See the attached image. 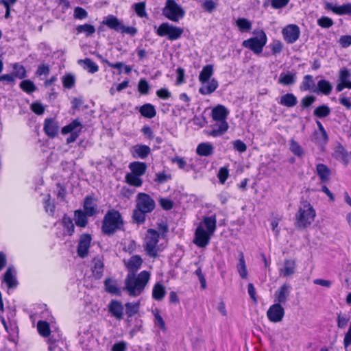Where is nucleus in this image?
<instances>
[{
    "label": "nucleus",
    "instance_id": "obj_1",
    "mask_svg": "<svg viewBox=\"0 0 351 351\" xmlns=\"http://www.w3.org/2000/svg\"><path fill=\"white\" fill-rule=\"evenodd\" d=\"M217 228L215 215L204 217L198 224L194 235L193 243L199 247H206Z\"/></svg>",
    "mask_w": 351,
    "mask_h": 351
},
{
    "label": "nucleus",
    "instance_id": "obj_2",
    "mask_svg": "<svg viewBox=\"0 0 351 351\" xmlns=\"http://www.w3.org/2000/svg\"><path fill=\"white\" fill-rule=\"evenodd\" d=\"M150 278V274L147 271H142L138 275L128 274L125 280V289L130 296L139 295Z\"/></svg>",
    "mask_w": 351,
    "mask_h": 351
},
{
    "label": "nucleus",
    "instance_id": "obj_3",
    "mask_svg": "<svg viewBox=\"0 0 351 351\" xmlns=\"http://www.w3.org/2000/svg\"><path fill=\"white\" fill-rule=\"evenodd\" d=\"M214 73V68L212 64L204 66L199 75V82L201 86L199 88V93L202 95H208L214 93L219 86L217 80L211 78Z\"/></svg>",
    "mask_w": 351,
    "mask_h": 351
},
{
    "label": "nucleus",
    "instance_id": "obj_4",
    "mask_svg": "<svg viewBox=\"0 0 351 351\" xmlns=\"http://www.w3.org/2000/svg\"><path fill=\"white\" fill-rule=\"evenodd\" d=\"M316 212L312 205L307 202L301 203L295 215V226L300 229H305L314 221Z\"/></svg>",
    "mask_w": 351,
    "mask_h": 351
},
{
    "label": "nucleus",
    "instance_id": "obj_5",
    "mask_svg": "<svg viewBox=\"0 0 351 351\" xmlns=\"http://www.w3.org/2000/svg\"><path fill=\"white\" fill-rule=\"evenodd\" d=\"M123 224V221L120 213L115 210H110L104 217L101 230L104 234L111 235L120 230Z\"/></svg>",
    "mask_w": 351,
    "mask_h": 351
},
{
    "label": "nucleus",
    "instance_id": "obj_6",
    "mask_svg": "<svg viewBox=\"0 0 351 351\" xmlns=\"http://www.w3.org/2000/svg\"><path fill=\"white\" fill-rule=\"evenodd\" d=\"M160 234L154 229H148L147 230L143 247L147 254L151 258H156L158 256V253L162 250L158 245Z\"/></svg>",
    "mask_w": 351,
    "mask_h": 351
},
{
    "label": "nucleus",
    "instance_id": "obj_7",
    "mask_svg": "<svg viewBox=\"0 0 351 351\" xmlns=\"http://www.w3.org/2000/svg\"><path fill=\"white\" fill-rule=\"evenodd\" d=\"M185 10L175 0H166L162 8V15L173 22H179L185 16Z\"/></svg>",
    "mask_w": 351,
    "mask_h": 351
},
{
    "label": "nucleus",
    "instance_id": "obj_8",
    "mask_svg": "<svg viewBox=\"0 0 351 351\" xmlns=\"http://www.w3.org/2000/svg\"><path fill=\"white\" fill-rule=\"evenodd\" d=\"M156 32L158 36L160 37L166 36L168 40L173 41L178 40L182 36L184 29L165 22L159 25Z\"/></svg>",
    "mask_w": 351,
    "mask_h": 351
},
{
    "label": "nucleus",
    "instance_id": "obj_9",
    "mask_svg": "<svg viewBox=\"0 0 351 351\" xmlns=\"http://www.w3.org/2000/svg\"><path fill=\"white\" fill-rule=\"evenodd\" d=\"M267 41L265 33L261 30L257 36L247 39L242 43L243 47L249 49L256 54H259L262 52L264 46Z\"/></svg>",
    "mask_w": 351,
    "mask_h": 351
},
{
    "label": "nucleus",
    "instance_id": "obj_10",
    "mask_svg": "<svg viewBox=\"0 0 351 351\" xmlns=\"http://www.w3.org/2000/svg\"><path fill=\"white\" fill-rule=\"evenodd\" d=\"M154 200L147 193H139L136 196V207L147 213H151L155 208Z\"/></svg>",
    "mask_w": 351,
    "mask_h": 351
},
{
    "label": "nucleus",
    "instance_id": "obj_11",
    "mask_svg": "<svg viewBox=\"0 0 351 351\" xmlns=\"http://www.w3.org/2000/svg\"><path fill=\"white\" fill-rule=\"evenodd\" d=\"M282 34L285 40L287 43L292 44L298 39L300 31L297 25L291 24L282 29Z\"/></svg>",
    "mask_w": 351,
    "mask_h": 351
},
{
    "label": "nucleus",
    "instance_id": "obj_12",
    "mask_svg": "<svg viewBox=\"0 0 351 351\" xmlns=\"http://www.w3.org/2000/svg\"><path fill=\"white\" fill-rule=\"evenodd\" d=\"M285 315V309L281 304L275 303L272 304L267 312L268 319L274 323L280 322Z\"/></svg>",
    "mask_w": 351,
    "mask_h": 351
},
{
    "label": "nucleus",
    "instance_id": "obj_13",
    "mask_svg": "<svg viewBox=\"0 0 351 351\" xmlns=\"http://www.w3.org/2000/svg\"><path fill=\"white\" fill-rule=\"evenodd\" d=\"M324 8L337 15L351 14V3H344L341 5H335L332 3L325 2Z\"/></svg>",
    "mask_w": 351,
    "mask_h": 351
},
{
    "label": "nucleus",
    "instance_id": "obj_14",
    "mask_svg": "<svg viewBox=\"0 0 351 351\" xmlns=\"http://www.w3.org/2000/svg\"><path fill=\"white\" fill-rule=\"evenodd\" d=\"M296 270V262L293 259H285L282 266L279 269V275L284 278L293 276Z\"/></svg>",
    "mask_w": 351,
    "mask_h": 351
},
{
    "label": "nucleus",
    "instance_id": "obj_15",
    "mask_svg": "<svg viewBox=\"0 0 351 351\" xmlns=\"http://www.w3.org/2000/svg\"><path fill=\"white\" fill-rule=\"evenodd\" d=\"M215 123L210 125V130L208 134L213 137L223 135L228 130L229 125L227 121H215Z\"/></svg>",
    "mask_w": 351,
    "mask_h": 351
},
{
    "label": "nucleus",
    "instance_id": "obj_16",
    "mask_svg": "<svg viewBox=\"0 0 351 351\" xmlns=\"http://www.w3.org/2000/svg\"><path fill=\"white\" fill-rule=\"evenodd\" d=\"M91 237L90 234H83L80 237L78 247H77V254L81 258L87 256L88 254V250L90 245Z\"/></svg>",
    "mask_w": 351,
    "mask_h": 351
},
{
    "label": "nucleus",
    "instance_id": "obj_17",
    "mask_svg": "<svg viewBox=\"0 0 351 351\" xmlns=\"http://www.w3.org/2000/svg\"><path fill=\"white\" fill-rule=\"evenodd\" d=\"M230 112L223 105L218 104L212 109L211 117L213 121H227Z\"/></svg>",
    "mask_w": 351,
    "mask_h": 351
},
{
    "label": "nucleus",
    "instance_id": "obj_18",
    "mask_svg": "<svg viewBox=\"0 0 351 351\" xmlns=\"http://www.w3.org/2000/svg\"><path fill=\"white\" fill-rule=\"evenodd\" d=\"M350 76V71L343 68L339 71V83L336 87L338 92L342 91L345 88L351 89V82L349 80Z\"/></svg>",
    "mask_w": 351,
    "mask_h": 351
},
{
    "label": "nucleus",
    "instance_id": "obj_19",
    "mask_svg": "<svg viewBox=\"0 0 351 351\" xmlns=\"http://www.w3.org/2000/svg\"><path fill=\"white\" fill-rule=\"evenodd\" d=\"M3 282H5L9 289L14 288L18 285L16 279V271L13 266L8 267L3 276Z\"/></svg>",
    "mask_w": 351,
    "mask_h": 351
},
{
    "label": "nucleus",
    "instance_id": "obj_20",
    "mask_svg": "<svg viewBox=\"0 0 351 351\" xmlns=\"http://www.w3.org/2000/svg\"><path fill=\"white\" fill-rule=\"evenodd\" d=\"M291 286L287 284L282 285L278 291L275 292V302L280 304H285L289 295Z\"/></svg>",
    "mask_w": 351,
    "mask_h": 351
},
{
    "label": "nucleus",
    "instance_id": "obj_21",
    "mask_svg": "<svg viewBox=\"0 0 351 351\" xmlns=\"http://www.w3.org/2000/svg\"><path fill=\"white\" fill-rule=\"evenodd\" d=\"M125 265L129 270V274H135L141 267L143 259L139 255H134L128 260H124Z\"/></svg>",
    "mask_w": 351,
    "mask_h": 351
},
{
    "label": "nucleus",
    "instance_id": "obj_22",
    "mask_svg": "<svg viewBox=\"0 0 351 351\" xmlns=\"http://www.w3.org/2000/svg\"><path fill=\"white\" fill-rule=\"evenodd\" d=\"M58 122L53 119H46L44 123L43 130L45 134L50 138L55 137L58 132Z\"/></svg>",
    "mask_w": 351,
    "mask_h": 351
},
{
    "label": "nucleus",
    "instance_id": "obj_23",
    "mask_svg": "<svg viewBox=\"0 0 351 351\" xmlns=\"http://www.w3.org/2000/svg\"><path fill=\"white\" fill-rule=\"evenodd\" d=\"M101 23L118 32L121 29L123 25V23L117 16L112 14H109L104 17Z\"/></svg>",
    "mask_w": 351,
    "mask_h": 351
},
{
    "label": "nucleus",
    "instance_id": "obj_24",
    "mask_svg": "<svg viewBox=\"0 0 351 351\" xmlns=\"http://www.w3.org/2000/svg\"><path fill=\"white\" fill-rule=\"evenodd\" d=\"M123 306L121 302L112 300L108 304V311L116 319L120 320L123 317Z\"/></svg>",
    "mask_w": 351,
    "mask_h": 351
},
{
    "label": "nucleus",
    "instance_id": "obj_25",
    "mask_svg": "<svg viewBox=\"0 0 351 351\" xmlns=\"http://www.w3.org/2000/svg\"><path fill=\"white\" fill-rule=\"evenodd\" d=\"M84 209V212L89 217H92L97 213L96 200L93 196L88 195L85 197Z\"/></svg>",
    "mask_w": 351,
    "mask_h": 351
},
{
    "label": "nucleus",
    "instance_id": "obj_26",
    "mask_svg": "<svg viewBox=\"0 0 351 351\" xmlns=\"http://www.w3.org/2000/svg\"><path fill=\"white\" fill-rule=\"evenodd\" d=\"M131 152L134 158L143 159L149 154L150 148L147 145H137L132 147Z\"/></svg>",
    "mask_w": 351,
    "mask_h": 351
},
{
    "label": "nucleus",
    "instance_id": "obj_27",
    "mask_svg": "<svg viewBox=\"0 0 351 351\" xmlns=\"http://www.w3.org/2000/svg\"><path fill=\"white\" fill-rule=\"evenodd\" d=\"M213 152L214 147L212 143L208 142L201 143L197 146L196 148V153L200 156L208 157L213 155Z\"/></svg>",
    "mask_w": 351,
    "mask_h": 351
},
{
    "label": "nucleus",
    "instance_id": "obj_28",
    "mask_svg": "<svg viewBox=\"0 0 351 351\" xmlns=\"http://www.w3.org/2000/svg\"><path fill=\"white\" fill-rule=\"evenodd\" d=\"M129 169L131 171L130 173L141 177L145 174L147 169V165L145 162L134 161L130 163Z\"/></svg>",
    "mask_w": 351,
    "mask_h": 351
},
{
    "label": "nucleus",
    "instance_id": "obj_29",
    "mask_svg": "<svg viewBox=\"0 0 351 351\" xmlns=\"http://www.w3.org/2000/svg\"><path fill=\"white\" fill-rule=\"evenodd\" d=\"M82 130V125L78 119L73 120L69 125L63 127L62 128V133L63 134H66L69 133L77 132V134H80Z\"/></svg>",
    "mask_w": 351,
    "mask_h": 351
},
{
    "label": "nucleus",
    "instance_id": "obj_30",
    "mask_svg": "<svg viewBox=\"0 0 351 351\" xmlns=\"http://www.w3.org/2000/svg\"><path fill=\"white\" fill-rule=\"evenodd\" d=\"M237 269L239 274V276L242 279H247L248 276V272L247 266L243 252H240L239 255V263L237 265Z\"/></svg>",
    "mask_w": 351,
    "mask_h": 351
},
{
    "label": "nucleus",
    "instance_id": "obj_31",
    "mask_svg": "<svg viewBox=\"0 0 351 351\" xmlns=\"http://www.w3.org/2000/svg\"><path fill=\"white\" fill-rule=\"evenodd\" d=\"M166 295V289L160 282L156 283L152 289V298L157 301H161Z\"/></svg>",
    "mask_w": 351,
    "mask_h": 351
},
{
    "label": "nucleus",
    "instance_id": "obj_32",
    "mask_svg": "<svg viewBox=\"0 0 351 351\" xmlns=\"http://www.w3.org/2000/svg\"><path fill=\"white\" fill-rule=\"evenodd\" d=\"M93 274L97 279H100L104 272V263L101 258H95L93 260Z\"/></svg>",
    "mask_w": 351,
    "mask_h": 351
},
{
    "label": "nucleus",
    "instance_id": "obj_33",
    "mask_svg": "<svg viewBox=\"0 0 351 351\" xmlns=\"http://www.w3.org/2000/svg\"><path fill=\"white\" fill-rule=\"evenodd\" d=\"M279 103L287 108H292L298 104V99L293 93H287L281 96Z\"/></svg>",
    "mask_w": 351,
    "mask_h": 351
},
{
    "label": "nucleus",
    "instance_id": "obj_34",
    "mask_svg": "<svg viewBox=\"0 0 351 351\" xmlns=\"http://www.w3.org/2000/svg\"><path fill=\"white\" fill-rule=\"evenodd\" d=\"M295 74L291 72H283L280 74L278 82L284 86L293 84L295 82Z\"/></svg>",
    "mask_w": 351,
    "mask_h": 351
},
{
    "label": "nucleus",
    "instance_id": "obj_35",
    "mask_svg": "<svg viewBox=\"0 0 351 351\" xmlns=\"http://www.w3.org/2000/svg\"><path fill=\"white\" fill-rule=\"evenodd\" d=\"M139 112L143 117L148 119L154 117L156 114L155 107L151 104H145L143 105L140 108Z\"/></svg>",
    "mask_w": 351,
    "mask_h": 351
},
{
    "label": "nucleus",
    "instance_id": "obj_36",
    "mask_svg": "<svg viewBox=\"0 0 351 351\" xmlns=\"http://www.w3.org/2000/svg\"><path fill=\"white\" fill-rule=\"evenodd\" d=\"M87 215L81 210L75 211V221L77 226L84 228L88 223Z\"/></svg>",
    "mask_w": 351,
    "mask_h": 351
},
{
    "label": "nucleus",
    "instance_id": "obj_37",
    "mask_svg": "<svg viewBox=\"0 0 351 351\" xmlns=\"http://www.w3.org/2000/svg\"><path fill=\"white\" fill-rule=\"evenodd\" d=\"M78 63L83 65L84 68L89 73H94L99 70V66L90 58H85L84 60H79Z\"/></svg>",
    "mask_w": 351,
    "mask_h": 351
},
{
    "label": "nucleus",
    "instance_id": "obj_38",
    "mask_svg": "<svg viewBox=\"0 0 351 351\" xmlns=\"http://www.w3.org/2000/svg\"><path fill=\"white\" fill-rule=\"evenodd\" d=\"M62 223L64 229V232L68 235H72L75 230V226L72 219L64 215L62 217Z\"/></svg>",
    "mask_w": 351,
    "mask_h": 351
},
{
    "label": "nucleus",
    "instance_id": "obj_39",
    "mask_svg": "<svg viewBox=\"0 0 351 351\" xmlns=\"http://www.w3.org/2000/svg\"><path fill=\"white\" fill-rule=\"evenodd\" d=\"M125 182L133 186L140 187L143 184V180L140 176H136L132 173H128L125 176Z\"/></svg>",
    "mask_w": 351,
    "mask_h": 351
},
{
    "label": "nucleus",
    "instance_id": "obj_40",
    "mask_svg": "<svg viewBox=\"0 0 351 351\" xmlns=\"http://www.w3.org/2000/svg\"><path fill=\"white\" fill-rule=\"evenodd\" d=\"M330 113V108L326 104L321 105L317 107L314 112L313 114L317 118H324L328 117Z\"/></svg>",
    "mask_w": 351,
    "mask_h": 351
},
{
    "label": "nucleus",
    "instance_id": "obj_41",
    "mask_svg": "<svg viewBox=\"0 0 351 351\" xmlns=\"http://www.w3.org/2000/svg\"><path fill=\"white\" fill-rule=\"evenodd\" d=\"M317 173L323 181L327 180L330 176V169L324 164H318L316 167Z\"/></svg>",
    "mask_w": 351,
    "mask_h": 351
},
{
    "label": "nucleus",
    "instance_id": "obj_42",
    "mask_svg": "<svg viewBox=\"0 0 351 351\" xmlns=\"http://www.w3.org/2000/svg\"><path fill=\"white\" fill-rule=\"evenodd\" d=\"M43 204L46 213L50 215H53L56 206L54 202L51 200V195L49 194L46 195L45 198L44 199Z\"/></svg>",
    "mask_w": 351,
    "mask_h": 351
},
{
    "label": "nucleus",
    "instance_id": "obj_43",
    "mask_svg": "<svg viewBox=\"0 0 351 351\" xmlns=\"http://www.w3.org/2000/svg\"><path fill=\"white\" fill-rule=\"evenodd\" d=\"M236 25L242 32H249L252 29V23L245 18L238 19L236 21Z\"/></svg>",
    "mask_w": 351,
    "mask_h": 351
},
{
    "label": "nucleus",
    "instance_id": "obj_44",
    "mask_svg": "<svg viewBox=\"0 0 351 351\" xmlns=\"http://www.w3.org/2000/svg\"><path fill=\"white\" fill-rule=\"evenodd\" d=\"M13 73L14 77L19 79H23L26 76V70L23 65L19 63H14L12 64Z\"/></svg>",
    "mask_w": 351,
    "mask_h": 351
},
{
    "label": "nucleus",
    "instance_id": "obj_45",
    "mask_svg": "<svg viewBox=\"0 0 351 351\" xmlns=\"http://www.w3.org/2000/svg\"><path fill=\"white\" fill-rule=\"evenodd\" d=\"M77 34L85 33L86 36H89L95 33V28L90 24L80 25L76 27Z\"/></svg>",
    "mask_w": 351,
    "mask_h": 351
},
{
    "label": "nucleus",
    "instance_id": "obj_46",
    "mask_svg": "<svg viewBox=\"0 0 351 351\" xmlns=\"http://www.w3.org/2000/svg\"><path fill=\"white\" fill-rule=\"evenodd\" d=\"M315 86L313 77L310 75H306L304 77L303 81L300 86V90L306 91L311 90Z\"/></svg>",
    "mask_w": 351,
    "mask_h": 351
},
{
    "label": "nucleus",
    "instance_id": "obj_47",
    "mask_svg": "<svg viewBox=\"0 0 351 351\" xmlns=\"http://www.w3.org/2000/svg\"><path fill=\"white\" fill-rule=\"evenodd\" d=\"M317 87L319 91L326 95H328L330 93L332 88L331 84L325 80H319L317 82Z\"/></svg>",
    "mask_w": 351,
    "mask_h": 351
},
{
    "label": "nucleus",
    "instance_id": "obj_48",
    "mask_svg": "<svg viewBox=\"0 0 351 351\" xmlns=\"http://www.w3.org/2000/svg\"><path fill=\"white\" fill-rule=\"evenodd\" d=\"M289 149L292 153L298 157H302L304 155V150L300 144L294 139H291L289 141Z\"/></svg>",
    "mask_w": 351,
    "mask_h": 351
},
{
    "label": "nucleus",
    "instance_id": "obj_49",
    "mask_svg": "<svg viewBox=\"0 0 351 351\" xmlns=\"http://www.w3.org/2000/svg\"><path fill=\"white\" fill-rule=\"evenodd\" d=\"M154 315V324L155 326L158 327L160 330L165 331L166 330L165 323L163 320L162 317L160 315L159 311L158 309H155L153 311Z\"/></svg>",
    "mask_w": 351,
    "mask_h": 351
},
{
    "label": "nucleus",
    "instance_id": "obj_50",
    "mask_svg": "<svg viewBox=\"0 0 351 351\" xmlns=\"http://www.w3.org/2000/svg\"><path fill=\"white\" fill-rule=\"evenodd\" d=\"M37 328L40 335L43 337H47L50 333L49 325L47 322L39 321L37 324Z\"/></svg>",
    "mask_w": 351,
    "mask_h": 351
},
{
    "label": "nucleus",
    "instance_id": "obj_51",
    "mask_svg": "<svg viewBox=\"0 0 351 351\" xmlns=\"http://www.w3.org/2000/svg\"><path fill=\"white\" fill-rule=\"evenodd\" d=\"M126 314L128 317H132L138 313L139 309V302H128L125 304Z\"/></svg>",
    "mask_w": 351,
    "mask_h": 351
},
{
    "label": "nucleus",
    "instance_id": "obj_52",
    "mask_svg": "<svg viewBox=\"0 0 351 351\" xmlns=\"http://www.w3.org/2000/svg\"><path fill=\"white\" fill-rule=\"evenodd\" d=\"M20 87L27 93H31L36 90L34 84L29 80L22 81L20 84Z\"/></svg>",
    "mask_w": 351,
    "mask_h": 351
},
{
    "label": "nucleus",
    "instance_id": "obj_53",
    "mask_svg": "<svg viewBox=\"0 0 351 351\" xmlns=\"http://www.w3.org/2000/svg\"><path fill=\"white\" fill-rule=\"evenodd\" d=\"M106 289L108 292L117 294L119 292L116 283L111 279H106L104 282Z\"/></svg>",
    "mask_w": 351,
    "mask_h": 351
},
{
    "label": "nucleus",
    "instance_id": "obj_54",
    "mask_svg": "<svg viewBox=\"0 0 351 351\" xmlns=\"http://www.w3.org/2000/svg\"><path fill=\"white\" fill-rule=\"evenodd\" d=\"M62 84L66 88H71L75 85V77L71 74H67L62 77Z\"/></svg>",
    "mask_w": 351,
    "mask_h": 351
},
{
    "label": "nucleus",
    "instance_id": "obj_55",
    "mask_svg": "<svg viewBox=\"0 0 351 351\" xmlns=\"http://www.w3.org/2000/svg\"><path fill=\"white\" fill-rule=\"evenodd\" d=\"M149 85L147 82V81L142 78L139 80L138 84V90L139 93L142 95H147L149 93Z\"/></svg>",
    "mask_w": 351,
    "mask_h": 351
},
{
    "label": "nucleus",
    "instance_id": "obj_56",
    "mask_svg": "<svg viewBox=\"0 0 351 351\" xmlns=\"http://www.w3.org/2000/svg\"><path fill=\"white\" fill-rule=\"evenodd\" d=\"M147 213L146 212H143L142 210H140L136 207L135 210L133 212V219L136 222L138 223H143L145 220V214Z\"/></svg>",
    "mask_w": 351,
    "mask_h": 351
},
{
    "label": "nucleus",
    "instance_id": "obj_57",
    "mask_svg": "<svg viewBox=\"0 0 351 351\" xmlns=\"http://www.w3.org/2000/svg\"><path fill=\"white\" fill-rule=\"evenodd\" d=\"M317 22V25L323 28H329L334 23L332 19L328 16H322Z\"/></svg>",
    "mask_w": 351,
    "mask_h": 351
},
{
    "label": "nucleus",
    "instance_id": "obj_58",
    "mask_svg": "<svg viewBox=\"0 0 351 351\" xmlns=\"http://www.w3.org/2000/svg\"><path fill=\"white\" fill-rule=\"evenodd\" d=\"M48 350L49 351H63L59 346V341L50 337L48 339Z\"/></svg>",
    "mask_w": 351,
    "mask_h": 351
},
{
    "label": "nucleus",
    "instance_id": "obj_59",
    "mask_svg": "<svg viewBox=\"0 0 351 351\" xmlns=\"http://www.w3.org/2000/svg\"><path fill=\"white\" fill-rule=\"evenodd\" d=\"M134 10L136 14L139 17L147 16V12L145 11V3L144 2H139L134 5Z\"/></svg>",
    "mask_w": 351,
    "mask_h": 351
},
{
    "label": "nucleus",
    "instance_id": "obj_60",
    "mask_svg": "<svg viewBox=\"0 0 351 351\" xmlns=\"http://www.w3.org/2000/svg\"><path fill=\"white\" fill-rule=\"evenodd\" d=\"M315 143L318 145H325L328 141V136L327 132H325V135L320 132H315Z\"/></svg>",
    "mask_w": 351,
    "mask_h": 351
},
{
    "label": "nucleus",
    "instance_id": "obj_61",
    "mask_svg": "<svg viewBox=\"0 0 351 351\" xmlns=\"http://www.w3.org/2000/svg\"><path fill=\"white\" fill-rule=\"evenodd\" d=\"M55 193L59 200L64 201L66 197V191L64 186H61L60 184H57Z\"/></svg>",
    "mask_w": 351,
    "mask_h": 351
},
{
    "label": "nucleus",
    "instance_id": "obj_62",
    "mask_svg": "<svg viewBox=\"0 0 351 351\" xmlns=\"http://www.w3.org/2000/svg\"><path fill=\"white\" fill-rule=\"evenodd\" d=\"M31 110L36 114L41 115L45 112V107L40 102H34L31 104Z\"/></svg>",
    "mask_w": 351,
    "mask_h": 351
},
{
    "label": "nucleus",
    "instance_id": "obj_63",
    "mask_svg": "<svg viewBox=\"0 0 351 351\" xmlns=\"http://www.w3.org/2000/svg\"><path fill=\"white\" fill-rule=\"evenodd\" d=\"M88 16L87 12L81 7H76L74 10V17L77 19H84Z\"/></svg>",
    "mask_w": 351,
    "mask_h": 351
},
{
    "label": "nucleus",
    "instance_id": "obj_64",
    "mask_svg": "<svg viewBox=\"0 0 351 351\" xmlns=\"http://www.w3.org/2000/svg\"><path fill=\"white\" fill-rule=\"evenodd\" d=\"M229 176L228 169L226 167L220 168L218 173V178L221 184H224Z\"/></svg>",
    "mask_w": 351,
    "mask_h": 351
}]
</instances>
